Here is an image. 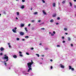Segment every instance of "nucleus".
Listing matches in <instances>:
<instances>
[{
  "label": "nucleus",
  "mask_w": 76,
  "mask_h": 76,
  "mask_svg": "<svg viewBox=\"0 0 76 76\" xmlns=\"http://www.w3.org/2000/svg\"><path fill=\"white\" fill-rule=\"evenodd\" d=\"M9 57L7 56V55H4V59H6L7 60L6 61H4V62H6L9 61Z\"/></svg>",
  "instance_id": "f257e3e1"
},
{
  "label": "nucleus",
  "mask_w": 76,
  "mask_h": 76,
  "mask_svg": "<svg viewBox=\"0 0 76 76\" xmlns=\"http://www.w3.org/2000/svg\"><path fill=\"white\" fill-rule=\"evenodd\" d=\"M27 66H28V67L29 68V69H28L27 72H29L30 70H32V68H31V67H32V66L31 65H27Z\"/></svg>",
  "instance_id": "f03ea898"
},
{
  "label": "nucleus",
  "mask_w": 76,
  "mask_h": 76,
  "mask_svg": "<svg viewBox=\"0 0 76 76\" xmlns=\"http://www.w3.org/2000/svg\"><path fill=\"white\" fill-rule=\"evenodd\" d=\"M31 62H29L27 63V65H29V66H32V64H34V62L32 61V60H31Z\"/></svg>",
  "instance_id": "7ed1b4c3"
},
{
  "label": "nucleus",
  "mask_w": 76,
  "mask_h": 76,
  "mask_svg": "<svg viewBox=\"0 0 76 76\" xmlns=\"http://www.w3.org/2000/svg\"><path fill=\"white\" fill-rule=\"evenodd\" d=\"M59 66H60L61 68H62V69L64 68V66L62 65V64H59Z\"/></svg>",
  "instance_id": "20e7f679"
},
{
  "label": "nucleus",
  "mask_w": 76,
  "mask_h": 76,
  "mask_svg": "<svg viewBox=\"0 0 76 76\" xmlns=\"http://www.w3.org/2000/svg\"><path fill=\"white\" fill-rule=\"evenodd\" d=\"M20 35H24V33L22 32H20Z\"/></svg>",
  "instance_id": "39448f33"
},
{
  "label": "nucleus",
  "mask_w": 76,
  "mask_h": 76,
  "mask_svg": "<svg viewBox=\"0 0 76 76\" xmlns=\"http://www.w3.org/2000/svg\"><path fill=\"white\" fill-rule=\"evenodd\" d=\"M42 12H43V14H44V15H47V13H46L45 12V11L43 10Z\"/></svg>",
  "instance_id": "423d86ee"
},
{
  "label": "nucleus",
  "mask_w": 76,
  "mask_h": 76,
  "mask_svg": "<svg viewBox=\"0 0 76 76\" xmlns=\"http://www.w3.org/2000/svg\"><path fill=\"white\" fill-rule=\"evenodd\" d=\"M0 50L1 51H3V50H4V48L3 47L1 48Z\"/></svg>",
  "instance_id": "0eeeda50"
},
{
  "label": "nucleus",
  "mask_w": 76,
  "mask_h": 76,
  "mask_svg": "<svg viewBox=\"0 0 76 76\" xmlns=\"http://www.w3.org/2000/svg\"><path fill=\"white\" fill-rule=\"evenodd\" d=\"M52 5L53 7H55L56 6V3H53Z\"/></svg>",
  "instance_id": "6e6552de"
},
{
  "label": "nucleus",
  "mask_w": 76,
  "mask_h": 76,
  "mask_svg": "<svg viewBox=\"0 0 76 76\" xmlns=\"http://www.w3.org/2000/svg\"><path fill=\"white\" fill-rule=\"evenodd\" d=\"M13 57L15 58H17V56L16 55H14L13 56Z\"/></svg>",
  "instance_id": "1a4fd4ad"
},
{
  "label": "nucleus",
  "mask_w": 76,
  "mask_h": 76,
  "mask_svg": "<svg viewBox=\"0 0 76 76\" xmlns=\"http://www.w3.org/2000/svg\"><path fill=\"white\" fill-rule=\"evenodd\" d=\"M12 31L13 32H14L15 33H15H16V30H15L14 29H12Z\"/></svg>",
  "instance_id": "9d476101"
},
{
  "label": "nucleus",
  "mask_w": 76,
  "mask_h": 76,
  "mask_svg": "<svg viewBox=\"0 0 76 76\" xmlns=\"http://www.w3.org/2000/svg\"><path fill=\"white\" fill-rule=\"evenodd\" d=\"M24 7H25V6H24V5H22L21 7V9H24Z\"/></svg>",
  "instance_id": "9b49d317"
},
{
  "label": "nucleus",
  "mask_w": 76,
  "mask_h": 76,
  "mask_svg": "<svg viewBox=\"0 0 76 76\" xmlns=\"http://www.w3.org/2000/svg\"><path fill=\"white\" fill-rule=\"evenodd\" d=\"M56 14L53 15V18H54V17H56Z\"/></svg>",
  "instance_id": "f8f14e48"
},
{
  "label": "nucleus",
  "mask_w": 76,
  "mask_h": 76,
  "mask_svg": "<svg viewBox=\"0 0 76 76\" xmlns=\"http://www.w3.org/2000/svg\"><path fill=\"white\" fill-rule=\"evenodd\" d=\"M25 31H26V32H28V30H27V28L26 27H25Z\"/></svg>",
  "instance_id": "ddd939ff"
},
{
  "label": "nucleus",
  "mask_w": 76,
  "mask_h": 76,
  "mask_svg": "<svg viewBox=\"0 0 76 76\" xmlns=\"http://www.w3.org/2000/svg\"><path fill=\"white\" fill-rule=\"evenodd\" d=\"M24 24H21L20 25V26L21 27H23V26H24Z\"/></svg>",
  "instance_id": "4468645a"
},
{
  "label": "nucleus",
  "mask_w": 76,
  "mask_h": 76,
  "mask_svg": "<svg viewBox=\"0 0 76 76\" xmlns=\"http://www.w3.org/2000/svg\"><path fill=\"white\" fill-rule=\"evenodd\" d=\"M69 70H70V69H72V66H69Z\"/></svg>",
  "instance_id": "2eb2a0df"
},
{
  "label": "nucleus",
  "mask_w": 76,
  "mask_h": 76,
  "mask_svg": "<svg viewBox=\"0 0 76 76\" xmlns=\"http://www.w3.org/2000/svg\"><path fill=\"white\" fill-rule=\"evenodd\" d=\"M25 38H27V39L28 38H29V36H26L25 37Z\"/></svg>",
  "instance_id": "dca6fc26"
},
{
  "label": "nucleus",
  "mask_w": 76,
  "mask_h": 76,
  "mask_svg": "<svg viewBox=\"0 0 76 76\" xmlns=\"http://www.w3.org/2000/svg\"><path fill=\"white\" fill-rule=\"evenodd\" d=\"M50 22H53L54 20H51L50 21Z\"/></svg>",
  "instance_id": "f3484780"
},
{
  "label": "nucleus",
  "mask_w": 76,
  "mask_h": 76,
  "mask_svg": "<svg viewBox=\"0 0 76 76\" xmlns=\"http://www.w3.org/2000/svg\"><path fill=\"white\" fill-rule=\"evenodd\" d=\"M68 41H70L71 40L70 38L69 37H68Z\"/></svg>",
  "instance_id": "a211bd4d"
},
{
  "label": "nucleus",
  "mask_w": 76,
  "mask_h": 76,
  "mask_svg": "<svg viewBox=\"0 0 76 76\" xmlns=\"http://www.w3.org/2000/svg\"><path fill=\"white\" fill-rule=\"evenodd\" d=\"M66 2V0L64 1H63L62 2V3L63 4H64L65 3V2Z\"/></svg>",
  "instance_id": "6ab92c4d"
},
{
  "label": "nucleus",
  "mask_w": 76,
  "mask_h": 76,
  "mask_svg": "<svg viewBox=\"0 0 76 76\" xmlns=\"http://www.w3.org/2000/svg\"><path fill=\"white\" fill-rule=\"evenodd\" d=\"M69 3L70 5V6H72V3L70 2H69Z\"/></svg>",
  "instance_id": "aec40b11"
},
{
  "label": "nucleus",
  "mask_w": 76,
  "mask_h": 76,
  "mask_svg": "<svg viewBox=\"0 0 76 76\" xmlns=\"http://www.w3.org/2000/svg\"><path fill=\"white\" fill-rule=\"evenodd\" d=\"M34 15H37V14H38V12H34Z\"/></svg>",
  "instance_id": "412c9836"
},
{
  "label": "nucleus",
  "mask_w": 76,
  "mask_h": 76,
  "mask_svg": "<svg viewBox=\"0 0 76 76\" xmlns=\"http://www.w3.org/2000/svg\"><path fill=\"white\" fill-rule=\"evenodd\" d=\"M17 15H18V16H19V12H17Z\"/></svg>",
  "instance_id": "4be33fe9"
},
{
  "label": "nucleus",
  "mask_w": 76,
  "mask_h": 76,
  "mask_svg": "<svg viewBox=\"0 0 76 76\" xmlns=\"http://www.w3.org/2000/svg\"><path fill=\"white\" fill-rule=\"evenodd\" d=\"M64 31H67V29L66 28H64Z\"/></svg>",
  "instance_id": "5701e85b"
},
{
  "label": "nucleus",
  "mask_w": 76,
  "mask_h": 76,
  "mask_svg": "<svg viewBox=\"0 0 76 76\" xmlns=\"http://www.w3.org/2000/svg\"><path fill=\"white\" fill-rule=\"evenodd\" d=\"M36 56H37V57H39V55L38 54H36Z\"/></svg>",
  "instance_id": "b1692460"
},
{
  "label": "nucleus",
  "mask_w": 76,
  "mask_h": 76,
  "mask_svg": "<svg viewBox=\"0 0 76 76\" xmlns=\"http://www.w3.org/2000/svg\"><path fill=\"white\" fill-rule=\"evenodd\" d=\"M4 65H5V66H7V64L6 63V62H4Z\"/></svg>",
  "instance_id": "393cba45"
},
{
  "label": "nucleus",
  "mask_w": 76,
  "mask_h": 76,
  "mask_svg": "<svg viewBox=\"0 0 76 76\" xmlns=\"http://www.w3.org/2000/svg\"><path fill=\"white\" fill-rule=\"evenodd\" d=\"M19 56H20V57H23V55H22L21 54H19Z\"/></svg>",
  "instance_id": "a878e982"
},
{
  "label": "nucleus",
  "mask_w": 76,
  "mask_h": 76,
  "mask_svg": "<svg viewBox=\"0 0 76 76\" xmlns=\"http://www.w3.org/2000/svg\"><path fill=\"white\" fill-rule=\"evenodd\" d=\"M57 19H58V20H60V17H58Z\"/></svg>",
  "instance_id": "bb28decb"
},
{
  "label": "nucleus",
  "mask_w": 76,
  "mask_h": 76,
  "mask_svg": "<svg viewBox=\"0 0 76 76\" xmlns=\"http://www.w3.org/2000/svg\"><path fill=\"white\" fill-rule=\"evenodd\" d=\"M71 69L72 71H73V70H74V68H72Z\"/></svg>",
  "instance_id": "cd10ccee"
},
{
  "label": "nucleus",
  "mask_w": 76,
  "mask_h": 76,
  "mask_svg": "<svg viewBox=\"0 0 76 76\" xmlns=\"http://www.w3.org/2000/svg\"><path fill=\"white\" fill-rule=\"evenodd\" d=\"M54 34H51V36H54Z\"/></svg>",
  "instance_id": "c85d7f7f"
},
{
  "label": "nucleus",
  "mask_w": 76,
  "mask_h": 76,
  "mask_svg": "<svg viewBox=\"0 0 76 76\" xmlns=\"http://www.w3.org/2000/svg\"><path fill=\"white\" fill-rule=\"evenodd\" d=\"M17 41H19V38H17Z\"/></svg>",
  "instance_id": "c756f323"
},
{
  "label": "nucleus",
  "mask_w": 76,
  "mask_h": 76,
  "mask_svg": "<svg viewBox=\"0 0 76 76\" xmlns=\"http://www.w3.org/2000/svg\"><path fill=\"white\" fill-rule=\"evenodd\" d=\"M26 54H27V55H29V54L28 53H26Z\"/></svg>",
  "instance_id": "7c9ffc66"
},
{
  "label": "nucleus",
  "mask_w": 76,
  "mask_h": 76,
  "mask_svg": "<svg viewBox=\"0 0 76 76\" xmlns=\"http://www.w3.org/2000/svg\"><path fill=\"white\" fill-rule=\"evenodd\" d=\"M42 1H43V3H45V1H44V0H42Z\"/></svg>",
  "instance_id": "2f4dec72"
},
{
  "label": "nucleus",
  "mask_w": 76,
  "mask_h": 76,
  "mask_svg": "<svg viewBox=\"0 0 76 76\" xmlns=\"http://www.w3.org/2000/svg\"><path fill=\"white\" fill-rule=\"evenodd\" d=\"M41 29L42 30H44L45 29V28H42Z\"/></svg>",
  "instance_id": "473e14b6"
},
{
  "label": "nucleus",
  "mask_w": 76,
  "mask_h": 76,
  "mask_svg": "<svg viewBox=\"0 0 76 76\" xmlns=\"http://www.w3.org/2000/svg\"><path fill=\"white\" fill-rule=\"evenodd\" d=\"M0 55H1V56H2V55H3V53H0Z\"/></svg>",
  "instance_id": "72a5a7b5"
},
{
  "label": "nucleus",
  "mask_w": 76,
  "mask_h": 76,
  "mask_svg": "<svg viewBox=\"0 0 76 76\" xmlns=\"http://www.w3.org/2000/svg\"><path fill=\"white\" fill-rule=\"evenodd\" d=\"M4 14L5 15H6V12L5 11H4Z\"/></svg>",
  "instance_id": "f704fd0d"
},
{
  "label": "nucleus",
  "mask_w": 76,
  "mask_h": 76,
  "mask_svg": "<svg viewBox=\"0 0 76 76\" xmlns=\"http://www.w3.org/2000/svg\"><path fill=\"white\" fill-rule=\"evenodd\" d=\"M53 34H56V32H55V31H53Z\"/></svg>",
  "instance_id": "c9c22d12"
},
{
  "label": "nucleus",
  "mask_w": 76,
  "mask_h": 76,
  "mask_svg": "<svg viewBox=\"0 0 76 76\" xmlns=\"http://www.w3.org/2000/svg\"><path fill=\"white\" fill-rule=\"evenodd\" d=\"M65 42H66L65 41H63V43H65Z\"/></svg>",
  "instance_id": "e433bc0d"
},
{
  "label": "nucleus",
  "mask_w": 76,
  "mask_h": 76,
  "mask_svg": "<svg viewBox=\"0 0 76 76\" xmlns=\"http://www.w3.org/2000/svg\"><path fill=\"white\" fill-rule=\"evenodd\" d=\"M57 47H60V45H57Z\"/></svg>",
  "instance_id": "4c0bfd02"
},
{
  "label": "nucleus",
  "mask_w": 76,
  "mask_h": 76,
  "mask_svg": "<svg viewBox=\"0 0 76 76\" xmlns=\"http://www.w3.org/2000/svg\"><path fill=\"white\" fill-rule=\"evenodd\" d=\"M62 39H64V37H62Z\"/></svg>",
  "instance_id": "58836bf2"
},
{
  "label": "nucleus",
  "mask_w": 76,
  "mask_h": 76,
  "mask_svg": "<svg viewBox=\"0 0 76 76\" xmlns=\"http://www.w3.org/2000/svg\"><path fill=\"white\" fill-rule=\"evenodd\" d=\"M31 50H34V48H31Z\"/></svg>",
  "instance_id": "ea45409f"
},
{
  "label": "nucleus",
  "mask_w": 76,
  "mask_h": 76,
  "mask_svg": "<svg viewBox=\"0 0 76 76\" xmlns=\"http://www.w3.org/2000/svg\"><path fill=\"white\" fill-rule=\"evenodd\" d=\"M19 54H22V52H21L20 51H19Z\"/></svg>",
  "instance_id": "a19ab883"
},
{
  "label": "nucleus",
  "mask_w": 76,
  "mask_h": 76,
  "mask_svg": "<svg viewBox=\"0 0 76 76\" xmlns=\"http://www.w3.org/2000/svg\"><path fill=\"white\" fill-rule=\"evenodd\" d=\"M14 29H15V30H16L17 29V28L15 27L14 28Z\"/></svg>",
  "instance_id": "79ce46f5"
},
{
  "label": "nucleus",
  "mask_w": 76,
  "mask_h": 76,
  "mask_svg": "<svg viewBox=\"0 0 76 76\" xmlns=\"http://www.w3.org/2000/svg\"><path fill=\"white\" fill-rule=\"evenodd\" d=\"M25 0H22V2H25Z\"/></svg>",
  "instance_id": "37998d69"
},
{
  "label": "nucleus",
  "mask_w": 76,
  "mask_h": 76,
  "mask_svg": "<svg viewBox=\"0 0 76 76\" xmlns=\"http://www.w3.org/2000/svg\"><path fill=\"white\" fill-rule=\"evenodd\" d=\"M31 26V24H28V26Z\"/></svg>",
  "instance_id": "c03bdc74"
},
{
  "label": "nucleus",
  "mask_w": 76,
  "mask_h": 76,
  "mask_svg": "<svg viewBox=\"0 0 76 76\" xmlns=\"http://www.w3.org/2000/svg\"><path fill=\"white\" fill-rule=\"evenodd\" d=\"M41 22V20H38V22Z\"/></svg>",
  "instance_id": "a18cd8bd"
},
{
  "label": "nucleus",
  "mask_w": 76,
  "mask_h": 76,
  "mask_svg": "<svg viewBox=\"0 0 76 76\" xmlns=\"http://www.w3.org/2000/svg\"><path fill=\"white\" fill-rule=\"evenodd\" d=\"M48 48H45V50H48Z\"/></svg>",
  "instance_id": "49530a36"
},
{
  "label": "nucleus",
  "mask_w": 76,
  "mask_h": 76,
  "mask_svg": "<svg viewBox=\"0 0 76 76\" xmlns=\"http://www.w3.org/2000/svg\"><path fill=\"white\" fill-rule=\"evenodd\" d=\"M50 68H51V69H53V66H51Z\"/></svg>",
  "instance_id": "de8ad7c7"
},
{
  "label": "nucleus",
  "mask_w": 76,
  "mask_h": 76,
  "mask_svg": "<svg viewBox=\"0 0 76 76\" xmlns=\"http://www.w3.org/2000/svg\"><path fill=\"white\" fill-rule=\"evenodd\" d=\"M34 21H35L34 20H33L31 21L32 22H34Z\"/></svg>",
  "instance_id": "09e8293b"
},
{
  "label": "nucleus",
  "mask_w": 76,
  "mask_h": 76,
  "mask_svg": "<svg viewBox=\"0 0 76 76\" xmlns=\"http://www.w3.org/2000/svg\"><path fill=\"white\" fill-rule=\"evenodd\" d=\"M9 47H10V48L11 47V46L10 45H9Z\"/></svg>",
  "instance_id": "8fccbe9b"
},
{
  "label": "nucleus",
  "mask_w": 76,
  "mask_h": 76,
  "mask_svg": "<svg viewBox=\"0 0 76 76\" xmlns=\"http://www.w3.org/2000/svg\"><path fill=\"white\" fill-rule=\"evenodd\" d=\"M40 45H42V43H40L39 44Z\"/></svg>",
  "instance_id": "3c124183"
},
{
  "label": "nucleus",
  "mask_w": 76,
  "mask_h": 76,
  "mask_svg": "<svg viewBox=\"0 0 76 76\" xmlns=\"http://www.w3.org/2000/svg\"><path fill=\"white\" fill-rule=\"evenodd\" d=\"M65 34H66V35H68V34L67 33H65Z\"/></svg>",
  "instance_id": "603ef678"
},
{
  "label": "nucleus",
  "mask_w": 76,
  "mask_h": 76,
  "mask_svg": "<svg viewBox=\"0 0 76 76\" xmlns=\"http://www.w3.org/2000/svg\"><path fill=\"white\" fill-rule=\"evenodd\" d=\"M71 47H73V45L72 44H71Z\"/></svg>",
  "instance_id": "864d4df0"
},
{
  "label": "nucleus",
  "mask_w": 76,
  "mask_h": 76,
  "mask_svg": "<svg viewBox=\"0 0 76 76\" xmlns=\"http://www.w3.org/2000/svg\"><path fill=\"white\" fill-rule=\"evenodd\" d=\"M56 25H58V23H56Z\"/></svg>",
  "instance_id": "5fc2aeb1"
},
{
  "label": "nucleus",
  "mask_w": 76,
  "mask_h": 76,
  "mask_svg": "<svg viewBox=\"0 0 76 76\" xmlns=\"http://www.w3.org/2000/svg\"><path fill=\"white\" fill-rule=\"evenodd\" d=\"M8 45H10V43H8Z\"/></svg>",
  "instance_id": "6e6d98bb"
},
{
  "label": "nucleus",
  "mask_w": 76,
  "mask_h": 76,
  "mask_svg": "<svg viewBox=\"0 0 76 76\" xmlns=\"http://www.w3.org/2000/svg\"><path fill=\"white\" fill-rule=\"evenodd\" d=\"M74 1H75V2H76V0H73Z\"/></svg>",
  "instance_id": "4d7b16f0"
},
{
  "label": "nucleus",
  "mask_w": 76,
  "mask_h": 76,
  "mask_svg": "<svg viewBox=\"0 0 76 76\" xmlns=\"http://www.w3.org/2000/svg\"><path fill=\"white\" fill-rule=\"evenodd\" d=\"M22 40V41H25V39H23Z\"/></svg>",
  "instance_id": "13d9d810"
},
{
  "label": "nucleus",
  "mask_w": 76,
  "mask_h": 76,
  "mask_svg": "<svg viewBox=\"0 0 76 76\" xmlns=\"http://www.w3.org/2000/svg\"><path fill=\"white\" fill-rule=\"evenodd\" d=\"M50 61H53V59H51Z\"/></svg>",
  "instance_id": "bf43d9fd"
},
{
  "label": "nucleus",
  "mask_w": 76,
  "mask_h": 76,
  "mask_svg": "<svg viewBox=\"0 0 76 76\" xmlns=\"http://www.w3.org/2000/svg\"><path fill=\"white\" fill-rule=\"evenodd\" d=\"M44 55H42V57H44Z\"/></svg>",
  "instance_id": "052dcab7"
},
{
  "label": "nucleus",
  "mask_w": 76,
  "mask_h": 76,
  "mask_svg": "<svg viewBox=\"0 0 76 76\" xmlns=\"http://www.w3.org/2000/svg\"><path fill=\"white\" fill-rule=\"evenodd\" d=\"M16 19L17 20H18V18H17V17H16Z\"/></svg>",
  "instance_id": "680f3d73"
},
{
  "label": "nucleus",
  "mask_w": 76,
  "mask_h": 76,
  "mask_svg": "<svg viewBox=\"0 0 76 76\" xmlns=\"http://www.w3.org/2000/svg\"><path fill=\"white\" fill-rule=\"evenodd\" d=\"M31 10H32V8H31Z\"/></svg>",
  "instance_id": "e2e57ef3"
},
{
  "label": "nucleus",
  "mask_w": 76,
  "mask_h": 76,
  "mask_svg": "<svg viewBox=\"0 0 76 76\" xmlns=\"http://www.w3.org/2000/svg\"><path fill=\"white\" fill-rule=\"evenodd\" d=\"M75 8H76V5H75Z\"/></svg>",
  "instance_id": "0e129e2a"
},
{
  "label": "nucleus",
  "mask_w": 76,
  "mask_h": 76,
  "mask_svg": "<svg viewBox=\"0 0 76 76\" xmlns=\"http://www.w3.org/2000/svg\"><path fill=\"white\" fill-rule=\"evenodd\" d=\"M42 63H40V64H42Z\"/></svg>",
  "instance_id": "69168bd1"
},
{
  "label": "nucleus",
  "mask_w": 76,
  "mask_h": 76,
  "mask_svg": "<svg viewBox=\"0 0 76 76\" xmlns=\"http://www.w3.org/2000/svg\"><path fill=\"white\" fill-rule=\"evenodd\" d=\"M9 69L10 70V68H9Z\"/></svg>",
  "instance_id": "338daca9"
},
{
  "label": "nucleus",
  "mask_w": 76,
  "mask_h": 76,
  "mask_svg": "<svg viewBox=\"0 0 76 76\" xmlns=\"http://www.w3.org/2000/svg\"><path fill=\"white\" fill-rule=\"evenodd\" d=\"M49 34H51V32H49Z\"/></svg>",
  "instance_id": "774afa93"
}]
</instances>
